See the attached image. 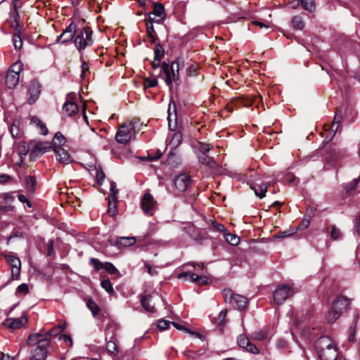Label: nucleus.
Instances as JSON below:
<instances>
[{
  "label": "nucleus",
  "mask_w": 360,
  "mask_h": 360,
  "mask_svg": "<svg viewBox=\"0 0 360 360\" xmlns=\"http://www.w3.org/2000/svg\"><path fill=\"white\" fill-rule=\"evenodd\" d=\"M51 149L53 150L51 143L48 141H39L36 143L31 149L30 156L31 158H37Z\"/></svg>",
  "instance_id": "obj_9"
},
{
  "label": "nucleus",
  "mask_w": 360,
  "mask_h": 360,
  "mask_svg": "<svg viewBox=\"0 0 360 360\" xmlns=\"http://www.w3.org/2000/svg\"><path fill=\"white\" fill-rule=\"evenodd\" d=\"M269 185V183H255L254 184L251 185V188L254 190L257 196H258L259 198H263L266 195Z\"/></svg>",
  "instance_id": "obj_22"
},
{
  "label": "nucleus",
  "mask_w": 360,
  "mask_h": 360,
  "mask_svg": "<svg viewBox=\"0 0 360 360\" xmlns=\"http://www.w3.org/2000/svg\"><path fill=\"white\" fill-rule=\"evenodd\" d=\"M92 34V30L89 27L77 29L74 43L79 52L93 44Z\"/></svg>",
  "instance_id": "obj_4"
},
{
  "label": "nucleus",
  "mask_w": 360,
  "mask_h": 360,
  "mask_svg": "<svg viewBox=\"0 0 360 360\" xmlns=\"http://www.w3.org/2000/svg\"><path fill=\"white\" fill-rule=\"evenodd\" d=\"M103 269L111 275H115L116 277H120V274L117 268L111 262H105Z\"/></svg>",
  "instance_id": "obj_34"
},
{
  "label": "nucleus",
  "mask_w": 360,
  "mask_h": 360,
  "mask_svg": "<svg viewBox=\"0 0 360 360\" xmlns=\"http://www.w3.org/2000/svg\"><path fill=\"white\" fill-rule=\"evenodd\" d=\"M136 240L134 237H120L116 242L115 245L118 248H127L133 245Z\"/></svg>",
  "instance_id": "obj_27"
},
{
  "label": "nucleus",
  "mask_w": 360,
  "mask_h": 360,
  "mask_svg": "<svg viewBox=\"0 0 360 360\" xmlns=\"http://www.w3.org/2000/svg\"><path fill=\"white\" fill-rule=\"evenodd\" d=\"M330 236L333 240H338L342 237V233L335 225L330 226Z\"/></svg>",
  "instance_id": "obj_42"
},
{
  "label": "nucleus",
  "mask_w": 360,
  "mask_h": 360,
  "mask_svg": "<svg viewBox=\"0 0 360 360\" xmlns=\"http://www.w3.org/2000/svg\"><path fill=\"white\" fill-rule=\"evenodd\" d=\"M101 285L109 294L112 295L114 292L112 285L108 278L101 281Z\"/></svg>",
  "instance_id": "obj_44"
},
{
  "label": "nucleus",
  "mask_w": 360,
  "mask_h": 360,
  "mask_svg": "<svg viewBox=\"0 0 360 360\" xmlns=\"http://www.w3.org/2000/svg\"><path fill=\"white\" fill-rule=\"evenodd\" d=\"M360 181V177L353 179L348 185L347 192L354 189Z\"/></svg>",
  "instance_id": "obj_62"
},
{
  "label": "nucleus",
  "mask_w": 360,
  "mask_h": 360,
  "mask_svg": "<svg viewBox=\"0 0 360 360\" xmlns=\"http://www.w3.org/2000/svg\"><path fill=\"white\" fill-rule=\"evenodd\" d=\"M233 302L236 303L238 310H243L246 308L248 303V299L240 295H236Z\"/></svg>",
  "instance_id": "obj_32"
},
{
  "label": "nucleus",
  "mask_w": 360,
  "mask_h": 360,
  "mask_svg": "<svg viewBox=\"0 0 360 360\" xmlns=\"http://www.w3.org/2000/svg\"><path fill=\"white\" fill-rule=\"evenodd\" d=\"M342 115H340L338 114H336L334 117V120H333V123L331 124L330 127V129L333 132V136H334V134H335V132L337 131L338 129V125L342 121Z\"/></svg>",
  "instance_id": "obj_40"
},
{
  "label": "nucleus",
  "mask_w": 360,
  "mask_h": 360,
  "mask_svg": "<svg viewBox=\"0 0 360 360\" xmlns=\"http://www.w3.org/2000/svg\"><path fill=\"white\" fill-rule=\"evenodd\" d=\"M200 153L207 154L212 149V146L210 143H199Z\"/></svg>",
  "instance_id": "obj_51"
},
{
  "label": "nucleus",
  "mask_w": 360,
  "mask_h": 360,
  "mask_svg": "<svg viewBox=\"0 0 360 360\" xmlns=\"http://www.w3.org/2000/svg\"><path fill=\"white\" fill-rule=\"evenodd\" d=\"M23 70L22 65L21 63H15L13 65L11 66V68L9 69L8 71H13L15 72V74H18L20 75V72Z\"/></svg>",
  "instance_id": "obj_57"
},
{
  "label": "nucleus",
  "mask_w": 360,
  "mask_h": 360,
  "mask_svg": "<svg viewBox=\"0 0 360 360\" xmlns=\"http://www.w3.org/2000/svg\"><path fill=\"white\" fill-rule=\"evenodd\" d=\"M226 314L227 311L226 309H223L218 314L217 316L215 317L212 321L214 324H215L217 327L219 328V330L221 333L223 332V328L226 323Z\"/></svg>",
  "instance_id": "obj_25"
},
{
  "label": "nucleus",
  "mask_w": 360,
  "mask_h": 360,
  "mask_svg": "<svg viewBox=\"0 0 360 360\" xmlns=\"http://www.w3.org/2000/svg\"><path fill=\"white\" fill-rule=\"evenodd\" d=\"M170 323H171V322H169L168 321L161 319V320L158 321V322L157 323V327L160 330H165L168 328Z\"/></svg>",
  "instance_id": "obj_56"
},
{
  "label": "nucleus",
  "mask_w": 360,
  "mask_h": 360,
  "mask_svg": "<svg viewBox=\"0 0 360 360\" xmlns=\"http://www.w3.org/2000/svg\"><path fill=\"white\" fill-rule=\"evenodd\" d=\"M4 257L7 262L12 267V277L13 279H17L20 274L21 269V262L20 259L11 254H7L4 255Z\"/></svg>",
  "instance_id": "obj_14"
},
{
  "label": "nucleus",
  "mask_w": 360,
  "mask_h": 360,
  "mask_svg": "<svg viewBox=\"0 0 360 360\" xmlns=\"http://www.w3.org/2000/svg\"><path fill=\"white\" fill-rule=\"evenodd\" d=\"M184 276H189V280L199 285H204L209 283V278L205 276L198 275L196 273L193 272H182L178 274L177 278L181 279L184 278Z\"/></svg>",
  "instance_id": "obj_18"
},
{
  "label": "nucleus",
  "mask_w": 360,
  "mask_h": 360,
  "mask_svg": "<svg viewBox=\"0 0 360 360\" xmlns=\"http://www.w3.org/2000/svg\"><path fill=\"white\" fill-rule=\"evenodd\" d=\"M51 143L52 144L53 149H55L56 148H62V146L66 143V139L60 132H57Z\"/></svg>",
  "instance_id": "obj_29"
},
{
  "label": "nucleus",
  "mask_w": 360,
  "mask_h": 360,
  "mask_svg": "<svg viewBox=\"0 0 360 360\" xmlns=\"http://www.w3.org/2000/svg\"><path fill=\"white\" fill-rule=\"evenodd\" d=\"M131 128L127 124H122L117 131L116 141L120 143H127L131 138Z\"/></svg>",
  "instance_id": "obj_15"
},
{
  "label": "nucleus",
  "mask_w": 360,
  "mask_h": 360,
  "mask_svg": "<svg viewBox=\"0 0 360 360\" xmlns=\"http://www.w3.org/2000/svg\"><path fill=\"white\" fill-rule=\"evenodd\" d=\"M320 360H336L338 351L332 340L328 337H321L316 342Z\"/></svg>",
  "instance_id": "obj_2"
},
{
  "label": "nucleus",
  "mask_w": 360,
  "mask_h": 360,
  "mask_svg": "<svg viewBox=\"0 0 360 360\" xmlns=\"http://www.w3.org/2000/svg\"><path fill=\"white\" fill-rule=\"evenodd\" d=\"M224 238L226 240L232 245H236L238 244L240 239L236 235L226 233L224 234Z\"/></svg>",
  "instance_id": "obj_41"
},
{
  "label": "nucleus",
  "mask_w": 360,
  "mask_h": 360,
  "mask_svg": "<svg viewBox=\"0 0 360 360\" xmlns=\"http://www.w3.org/2000/svg\"><path fill=\"white\" fill-rule=\"evenodd\" d=\"M116 329L117 326L115 323H113L112 321H109L105 330L106 338H108V336H110V338L112 339Z\"/></svg>",
  "instance_id": "obj_37"
},
{
  "label": "nucleus",
  "mask_w": 360,
  "mask_h": 360,
  "mask_svg": "<svg viewBox=\"0 0 360 360\" xmlns=\"http://www.w3.org/2000/svg\"><path fill=\"white\" fill-rule=\"evenodd\" d=\"M191 264L194 267L195 271L197 272L196 274H203L207 271L204 264L202 262L198 264L191 263Z\"/></svg>",
  "instance_id": "obj_53"
},
{
  "label": "nucleus",
  "mask_w": 360,
  "mask_h": 360,
  "mask_svg": "<svg viewBox=\"0 0 360 360\" xmlns=\"http://www.w3.org/2000/svg\"><path fill=\"white\" fill-rule=\"evenodd\" d=\"M28 321V318L26 315H22L19 318H7L4 321V325L8 328L17 330L20 329Z\"/></svg>",
  "instance_id": "obj_16"
},
{
  "label": "nucleus",
  "mask_w": 360,
  "mask_h": 360,
  "mask_svg": "<svg viewBox=\"0 0 360 360\" xmlns=\"http://www.w3.org/2000/svg\"><path fill=\"white\" fill-rule=\"evenodd\" d=\"M105 175L101 169H96V178L98 184L101 185L105 179Z\"/></svg>",
  "instance_id": "obj_55"
},
{
  "label": "nucleus",
  "mask_w": 360,
  "mask_h": 360,
  "mask_svg": "<svg viewBox=\"0 0 360 360\" xmlns=\"http://www.w3.org/2000/svg\"><path fill=\"white\" fill-rule=\"evenodd\" d=\"M106 349L110 354H114L117 351V345L112 340H109L106 343Z\"/></svg>",
  "instance_id": "obj_52"
},
{
  "label": "nucleus",
  "mask_w": 360,
  "mask_h": 360,
  "mask_svg": "<svg viewBox=\"0 0 360 360\" xmlns=\"http://www.w3.org/2000/svg\"><path fill=\"white\" fill-rule=\"evenodd\" d=\"M19 124L20 122L18 120H14L11 124L10 131L13 137H18L20 135Z\"/></svg>",
  "instance_id": "obj_45"
},
{
  "label": "nucleus",
  "mask_w": 360,
  "mask_h": 360,
  "mask_svg": "<svg viewBox=\"0 0 360 360\" xmlns=\"http://www.w3.org/2000/svg\"><path fill=\"white\" fill-rule=\"evenodd\" d=\"M87 307L91 310L92 315L95 317L98 315L100 310L98 304L91 299H89L86 302Z\"/></svg>",
  "instance_id": "obj_36"
},
{
  "label": "nucleus",
  "mask_w": 360,
  "mask_h": 360,
  "mask_svg": "<svg viewBox=\"0 0 360 360\" xmlns=\"http://www.w3.org/2000/svg\"><path fill=\"white\" fill-rule=\"evenodd\" d=\"M162 70L163 71L165 78V82L168 86H171L172 84V79L170 73L171 72L176 71L179 72V64L176 61L172 62L171 65L167 64L166 62H164L161 66Z\"/></svg>",
  "instance_id": "obj_13"
},
{
  "label": "nucleus",
  "mask_w": 360,
  "mask_h": 360,
  "mask_svg": "<svg viewBox=\"0 0 360 360\" xmlns=\"http://www.w3.org/2000/svg\"><path fill=\"white\" fill-rule=\"evenodd\" d=\"M77 105L72 101H67L63 106V112L67 116H72L78 112Z\"/></svg>",
  "instance_id": "obj_24"
},
{
  "label": "nucleus",
  "mask_w": 360,
  "mask_h": 360,
  "mask_svg": "<svg viewBox=\"0 0 360 360\" xmlns=\"http://www.w3.org/2000/svg\"><path fill=\"white\" fill-rule=\"evenodd\" d=\"M41 86L39 84V82L37 80H32L31 81L28 92L30 94V96L27 99V102L30 104H33L36 102V101L38 99L40 94H41Z\"/></svg>",
  "instance_id": "obj_17"
},
{
  "label": "nucleus",
  "mask_w": 360,
  "mask_h": 360,
  "mask_svg": "<svg viewBox=\"0 0 360 360\" xmlns=\"http://www.w3.org/2000/svg\"><path fill=\"white\" fill-rule=\"evenodd\" d=\"M155 203L150 193H145L141 202V208L144 214L148 216H153L155 208Z\"/></svg>",
  "instance_id": "obj_10"
},
{
  "label": "nucleus",
  "mask_w": 360,
  "mask_h": 360,
  "mask_svg": "<svg viewBox=\"0 0 360 360\" xmlns=\"http://www.w3.org/2000/svg\"><path fill=\"white\" fill-rule=\"evenodd\" d=\"M162 21H163V20H162L161 18H157L156 16H154L153 15H151L150 13H148V19L146 20V22H148V23H153V22H156V23H160Z\"/></svg>",
  "instance_id": "obj_63"
},
{
  "label": "nucleus",
  "mask_w": 360,
  "mask_h": 360,
  "mask_svg": "<svg viewBox=\"0 0 360 360\" xmlns=\"http://www.w3.org/2000/svg\"><path fill=\"white\" fill-rule=\"evenodd\" d=\"M192 179L186 173L180 174L174 178V184L179 193L185 192L191 186Z\"/></svg>",
  "instance_id": "obj_8"
},
{
  "label": "nucleus",
  "mask_w": 360,
  "mask_h": 360,
  "mask_svg": "<svg viewBox=\"0 0 360 360\" xmlns=\"http://www.w3.org/2000/svg\"><path fill=\"white\" fill-rule=\"evenodd\" d=\"M181 141L182 135L179 132L174 133L170 141V145L172 146V148H175L179 146Z\"/></svg>",
  "instance_id": "obj_39"
},
{
  "label": "nucleus",
  "mask_w": 360,
  "mask_h": 360,
  "mask_svg": "<svg viewBox=\"0 0 360 360\" xmlns=\"http://www.w3.org/2000/svg\"><path fill=\"white\" fill-rule=\"evenodd\" d=\"M244 101L243 98H236L233 100H232L229 103H228L225 108L229 112H233V107L236 106L237 108H240L243 105V103Z\"/></svg>",
  "instance_id": "obj_33"
},
{
  "label": "nucleus",
  "mask_w": 360,
  "mask_h": 360,
  "mask_svg": "<svg viewBox=\"0 0 360 360\" xmlns=\"http://www.w3.org/2000/svg\"><path fill=\"white\" fill-rule=\"evenodd\" d=\"M198 160L201 164L207 166L213 171H217L219 168L218 164L213 158L208 156L207 154L200 153L198 155Z\"/></svg>",
  "instance_id": "obj_21"
},
{
  "label": "nucleus",
  "mask_w": 360,
  "mask_h": 360,
  "mask_svg": "<svg viewBox=\"0 0 360 360\" xmlns=\"http://www.w3.org/2000/svg\"><path fill=\"white\" fill-rule=\"evenodd\" d=\"M236 295L231 290L226 289L224 290V297L226 302L234 301Z\"/></svg>",
  "instance_id": "obj_48"
},
{
  "label": "nucleus",
  "mask_w": 360,
  "mask_h": 360,
  "mask_svg": "<svg viewBox=\"0 0 360 360\" xmlns=\"http://www.w3.org/2000/svg\"><path fill=\"white\" fill-rule=\"evenodd\" d=\"M17 292L26 295L29 292V288L26 283H22L17 288Z\"/></svg>",
  "instance_id": "obj_60"
},
{
  "label": "nucleus",
  "mask_w": 360,
  "mask_h": 360,
  "mask_svg": "<svg viewBox=\"0 0 360 360\" xmlns=\"http://www.w3.org/2000/svg\"><path fill=\"white\" fill-rule=\"evenodd\" d=\"M20 80V75L15 72L8 71L6 77V84L9 89H13L17 86Z\"/></svg>",
  "instance_id": "obj_23"
},
{
  "label": "nucleus",
  "mask_w": 360,
  "mask_h": 360,
  "mask_svg": "<svg viewBox=\"0 0 360 360\" xmlns=\"http://www.w3.org/2000/svg\"><path fill=\"white\" fill-rule=\"evenodd\" d=\"M30 122L39 129L41 135L45 136L48 134L49 131L46 124L37 116L31 117Z\"/></svg>",
  "instance_id": "obj_26"
},
{
  "label": "nucleus",
  "mask_w": 360,
  "mask_h": 360,
  "mask_svg": "<svg viewBox=\"0 0 360 360\" xmlns=\"http://www.w3.org/2000/svg\"><path fill=\"white\" fill-rule=\"evenodd\" d=\"M26 188L29 193H34L37 189V181L34 176H26L25 178Z\"/></svg>",
  "instance_id": "obj_28"
},
{
  "label": "nucleus",
  "mask_w": 360,
  "mask_h": 360,
  "mask_svg": "<svg viewBox=\"0 0 360 360\" xmlns=\"http://www.w3.org/2000/svg\"><path fill=\"white\" fill-rule=\"evenodd\" d=\"M291 26L294 30H302L304 29L305 24L300 15H295L291 19Z\"/></svg>",
  "instance_id": "obj_31"
},
{
  "label": "nucleus",
  "mask_w": 360,
  "mask_h": 360,
  "mask_svg": "<svg viewBox=\"0 0 360 360\" xmlns=\"http://www.w3.org/2000/svg\"><path fill=\"white\" fill-rule=\"evenodd\" d=\"M89 264L94 266L96 271H98L104 267V263L100 262L98 259L96 258H91L90 259Z\"/></svg>",
  "instance_id": "obj_47"
},
{
  "label": "nucleus",
  "mask_w": 360,
  "mask_h": 360,
  "mask_svg": "<svg viewBox=\"0 0 360 360\" xmlns=\"http://www.w3.org/2000/svg\"><path fill=\"white\" fill-rule=\"evenodd\" d=\"M27 342L32 347L30 360H45L47 358V349L50 347L51 338L45 337L42 333H34L28 337Z\"/></svg>",
  "instance_id": "obj_1"
},
{
  "label": "nucleus",
  "mask_w": 360,
  "mask_h": 360,
  "mask_svg": "<svg viewBox=\"0 0 360 360\" xmlns=\"http://www.w3.org/2000/svg\"><path fill=\"white\" fill-rule=\"evenodd\" d=\"M157 85H158V80L156 79H150L149 78H147L144 80V87L145 88L155 87Z\"/></svg>",
  "instance_id": "obj_58"
},
{
  "label": "nucleus",
  "mask_w": 360,
  "mask_h": 360,
  "mask_svg": "<svg viewBox=\"0 0 360 360\" xmlns=\"http://www.w3.org/2000/svg\"><path fill=\"white\" fill-rule=\"evenodd\" d=\"M294 290L286 285H281L274 292V300L277 304H283L294 294Z\"/></svg>",
  "instance_id": "obj_6"
},
{
  "label": "nucleus",
  "mask_w": 360,
  "mask_h": 360,
  "mask_svg": "<svg viewBox=\"0 0 360 360\" xmlns=\"http://www.w3.org/2000/svg\"><path fill=\"white\" fill-rule=\"evenodd\" d=\"M64 330V328L62 327L60 325H58L53 328L50 329L48 332H46L45 334H43L45 337L50 338V336L55 337L57 335L62 333Z\"/></svg>",
  "instance_id": "obj_35"
},
{
  "label": "nucleus",
  "mask_w": 360,
  "mask_h": 360,
  "mask_svg": "<svg viewBox=\"0 0 360 360\" xmlns=\"http://www.w3.org/2000/svg\"><path fill=\"white\" fill-rule=\"evenodd\" d=\"M150 13L163 20L165 18V8L160 3H154L153 11L150 12Z\"/></svg>",
  "instance_id": "obj_30"
},
{
  "label": "nucleus",
  "mask_w": 360,
  "mask_h": 360,
  "mask_svg": "<svg viewBox=\"0 0 360 360\" xmlns=\"http://www.w3.org/2000/svg\"><path fill=\"white\" fill-rule=\"evenodd\" d=\"M155 60L160 61L165 55V49L160 44H158L155 46Z\"/></svg>",
  "instance_id": "obj_38"
},
{
  "label": "nucleus",
  "mask_w": 360,
  "mask_h": 360,
  "mask_svg": "<svg viewBox=\"0 0 360 360\" xmlns=\"http://www.w3.org/2000/svg\"><path fill=\"white\" fill-rule=\"evenodd\" d=\"M13 197L7 193L0 195V210L4 212L12 211L13 206L11 205Z\"/></svg>",
  "instance_id": "obj_19"
},
{
  "label": "nucleus",
  "mask_w": 360,
  "mask_h": 360,
  "mask_svg": "<svg viewBox=\"0 0 360 360\" xmlns=\"http://www.w3.org/2000/svg\"><path fill=\"white\" fill-rule=\"evenodd\" d=\"M30 150L29 147L25 142L20 143L18 148V153L20 157L25 156Z\"/></svg>",
  "instance_id": "obj_43"
},
{
  "label": "nucleus",
  "mask_w": 360,
  "mask_h": 360,
  "mask_svg": "<svg viewBox=\"0 0 360 360\" xmlns=\"http://www.w3.org/2000/svg\"><path fill=\"white\" fill-rule=\"evenodd\" d=\"M161 300L160 296L155 292L142 295L141 296V303L143 308L149 313L156 311L155 304Z\"/></svg>",
  "instance_id": "obj_5"
},
{
  "label": "nucleus",
  "mask_w": 360,
  "mask_h": 360,
  "mask_svg": "<svg viewBox=\"0 0 360 360\" xmlns=\"http://www.w3.org/2000/svg\"><path fill=\"white\" fill-rule=\"evenodd\" d=\"M14 238H23V233L20 228H15L13 229L12 233L7 238L8 243Z\"/></svg>",
  "instance_id": "obj_49"
},
{
  "label": "nucleus",
  "mask_w": 360,
  "mask_h": 360,
  "mask_svg": "<svg viewBox=\"0 0 360 360\" xmlns=\"http://www.w3.org/2000/svg\"><path fill=\"white\" fill-rule=\"evenodd\" d=\"M53 254V240H50L47 243V255L51 256Z\"/></svg>",
  "instance_id": "obj_64"
},
{
  "label": "nucleus",
  "mask_w": 360,
  "mask_h": 360,
  "mask_svg": "<svg viewBox=\"0 0 360 360\" xmlns=\"http://www.w3.org/2000/svg\"><path fill=\"white\" fill-rule=\"evenodd\" d=\"M77 29L75 23L72 22L66 27L61 34L58 37L57 41L62 44L70 41L75 37Z\"/></svg>",
  "instance_id": "obj_12"
},
{
  "label": "nucleus",
  "mask_w": 360,
  "mask_h": 360,
  "mask_svg": "<svg viewBox=\"0 0 360 360\" xmlns=\"http://www.w3.org/2000/svg\"><path fill=\"white\" fill-rule=\"evenodd\" d=\"M346 156L345 150L340 148H331L326 157V162L334 168H340L342 165L339 164L340 160Z\"/></svg>",
  "instance_id": "obj_7"
},
{
  "label": "nucleus",
  "mask_w": 360,
  "mask_h": 360,
  "mask_svg": "<svg viewBox=\"0 0 360 360\" xmlns=\"http://www.w3.org/2000/svg\"><path fill=\"white\" fill-rule=\"evenodd\" d=\"M350 301L343 296L338 297L332 303V308L328 311L326 318L328 323L335 322L349 308Z\"/></svg>",
  "instance_id": "obj_3"
},
{
  "label": "nucleus",
  "mask_w": 360,
  "mask_h": 360,
  "mask_svg": "<svg viewBox=\"0 0 360 360\" xmlns=\"http://www.w3.org/2000/svg\"><path fill=\"white\" fill-rule=\"evenodd\" d=\"M295 233H296V231H294V230H286L284 231L279 232L278 233H277L275 236V237L278 238H287V237L292 236Z\"/></svg>",
  "instance_id": "obj_54"
},
{
  "label": "nucleus",
  "mask_w": 360,
  "mask_h": 360,
  "mask_svg": "<svg viewBox=\"0 0 360 360\" xmlns=\"http://www.w3.org/2000/svg\"><path fill=\"white\" fill-rule=\"evenodd\" d=\"M13 45L15 49H20L22 46V40L19 33H15L13 36Z\"/></svg>",
  "instance_id": "obj_46"
},
{
  "label": "nucleus",
  "mask_w": 360,
  "mask_h": 360,
  "mask_svg": "<svg viewBox=\"0 0 360 360\" xmlns=\"http://www.w3.org/2000/svg\"><path fill=\"white\" fill-rule=\"evenodd\" d=\"M81 69H82V71H81L80 77L82 79H84L87 76V75L90 74L89 67L88 63L86 61L82 60Z\"/></svg>",
  "instance_id": "obj_50"
},
{
  "label": "nucleus",
  "mask_w": 360,
  "mask_h": 360,
  "mask_svg": "<svg viewBox=\"0 0 360 360\" xmlns=\"http://www.w3.org/2000/svg\"><path fill=\"white\" fill-rule=\"evenodd\" d=\"M12 180L11 176L6 174H0V184H6Z\"/></svg>",
  "instance_id": "obj_59"
},
{
  "label": "nucleus",
  "mask_w": 360,
  "mask_h": 360,
  "mask_svg": "<svg viewBox=\"0 0 360 360\" xmlns=\"http://www.w3.org/2000/svg\"><path fill=\"white\" fill-rule=\"evenodd\" d=\"M56 154L58 162L63 165H68L71 162V157L68 150L63 148H56L53 149Z\"/></svg>",
  "instance_id": "obj_20"
},
{
  "label": "nucleus",
  "mask_w": 360,
  "mask_h": 360,
  "mask_svg": "<svg viewBox=\"0 0 360 360\" xmlns=\"http://www.w3.org/2000/svg\"><path fill=\"white\" fill-rule=\"evenodd\" d=\"M237 344L240 348L245 349L251 354H257L259 353V349L255 344L250 342V339L245 334H241L238 337Z\"/></svg>",
  "instance_id": "obj_11"
},
{
  "label": "nucleus",
  "mask_w": 360,
  "mask_h": 360,
  "mask_svg": "<svg viewBox=\"0 0 360 360\" xmlns=\"http://www.w3.org/2000/svg\"><path fill=\"white\" fill-rule=\"evenodd\" d=\"M252 337L254 339L257 340H264L266 338V334L262 331L255 332L252 334Z\"/></svg>",
  "instance_id": "obj_61"
}]
</instances>
